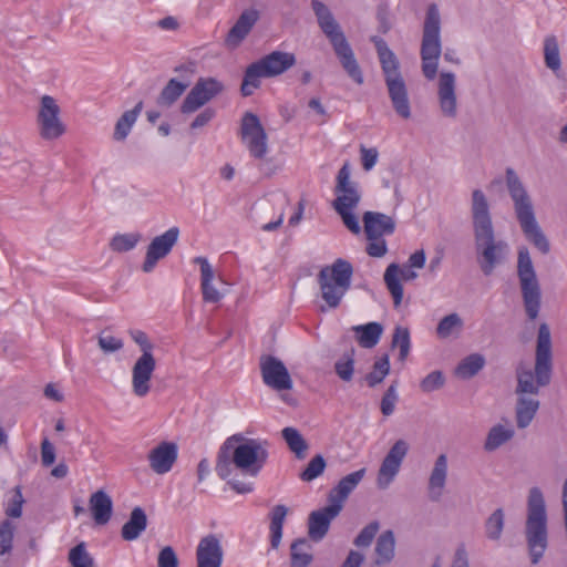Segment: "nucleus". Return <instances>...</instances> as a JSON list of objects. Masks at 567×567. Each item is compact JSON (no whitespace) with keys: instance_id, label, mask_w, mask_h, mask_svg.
Masks as SVG:
<instances>
[{"instance_id":"nucleus-19","label":"nucleus","mask_w":567,"mask_h":567,"mask_svg":"<svg viewBox=\"0 0 567 567\" xmlns=\"http://www.w3.org/2000/svg\"><path fill=\"white\" fill-rule=\"evenodd\" d=\"M177 456V444L171 441H162L148 452L147 461L153 472L162 475L172 470Z\"/></svg>"},{"instance_id":"nucleus-13","label":"nucleus","mask_w":567,"mask_h":567,"mask_svg":"<svg viewBox=\"0 0 567 567\" xmlns=\"http://www.w3.org/2000/svg\"><path fill=\"white\" fill-rule=\"evenodd\" d=\"M264 383L272 390L292 389V380L284 362L275 355L264 354L259 359Z\"/></svg>"},{"instance_id":"nucleus-51","label":"nucleus","mask_w":567,"mask_h":567,"mask_svg":"<svg viewBox=\"0 0 567 567\" xmlns=\"http://www.w3.org/2000/svg\"><path fill=\"white\" fill-rule=\"evenodd\" d=\"M14 525L9 520L4 519L0 524V555H4L11 551L12 542L14 535Z\"/></svg>"},{"instance_id":"nucleus-26","label":"nucleus","mask_w":567,"mask_h":567,"mask_svg":"<svg viewBox=\"0 0 567 567\" xmlns=\"http://www.w3.org/2000/svg\"><path fill=\"white\" fill-rule=\"evenodd\" d=\"M371 42H373L375 47L385 80L401 75L399 70V60L393 53V51L390 50L386 42L382 38L377 35L371 37Z\"/></svg>"},{"instance_id":"nucleus-20","label":"nucleus","mask_w":567,"mask_h":567,"mask_svg":"<svg viewBox=\"0 0 567 567\" xmlns=\"http://www.w3.org/2000/svg\"><path fill=\"white\" fill-rule=\"evenodd\" d=\"M365 236L369 240L380 239L395 230V220L385 214L365 212L362 217Z\"/></svg>"},{"instance_id":"nucleus-36","label":"nucleus","mask_w":567,"mask_h":567,"mask_svg":"<svg viewBox=\"0 0 567 567\" xmlns=\"http://www.w3.org/2000/svg\"><path fill=\"white\" fill-rule=\"evenodd\" d=\"M439 97L442 106H455V76L453 73H441L439 80Z\"/></svg>"},{"instance_id":"nucleus-22","label":"nucleus","mask_w":567,"mask_h":567,"mask_svg":"<svg viewBox=\"0 0 567 567\" xmlns=\"http://www.w3.org/2000/svg\"><path fill=\"white\" fill-rule=\"evenodd\" d=\"M412 267L400 268L396 264L388 266L384 272V282L389 289L395 307L401 305L403 298V287L400 279L404 281L413 280L417 277V274L411 269Z\"/></svg>"},{"instance_id":"nucleus-18","label":"nucleus","mask_w":567,"mask_h":567,"mask_svg":"<svg viewBox=\"0 0 567 567\" xmlns=\"http://www.w3.org/2000/svg\"><path fill=\"white\" fill-rule=\"evenodd\" d=\"M342 506L330 504L310 513L308 517V536L313 542H320L327 535L331 520L341 512Z\"/></svg>"},{"instance_id":"nucleus-49","label":"nucleus","mask_w":567,"mask_h":567,"mask_svg":"<svg viewBox=\"0 0 567 567\" xmlns=\"http://www.w3.org/2000/svg\"><path fill=\"white\" fill-rule=\"evenodd\" d=\"M326 461L322 455L313 456L306 468L300 473V478L303 482H310L320 476L326 468Z\"/></svg>"},{"instance_id":"nucleus-64","label":"nucleus","mask_w":567,"mask_h":567,"mask_svg":"<svg viewBox=\"0 0 567 567\" xmlns=\"http://www.w3.org/2000/svg\"><path fill=\"white\" fill-rule=\"evenodd\" d=\"M363 559L364 557L362 554L351 550L341 567H360Z\"/></svg>"},{"instance_id":"nucleus-21","label":"nucleus","mask_w":567,"mask_h":567,"mask_svg":"<svg viewBox=\"0 0 567 567\" xmlns=\"http://www.w3.org/2000/svg\"><path fill=\"white\" fill-rule=\"evenodd\" d=\"M258 19L259 12L256 9L243 11L235 24L228 31L225 44L230 49L238 48L250 33Z\"/></svg>"},{"instance_id":"nucleus-17","label":"nucleus","mask_w":567,"mask_h":567,"mask_svg":"<svg viewBox=\"0 0 567 567\" xmlns=\"http://www.w3.org/2000/svg\"><path fill=\"white\" fill-rule=\"evenodd\" d=\"M350 166L348 163H344L337 175V184L334 187L337 197L332 202V206L355 208L360 203L361 195L357 188V184L350 179Z\"/></svg>"},{"instance_id":"nucleus-25","label":"nucleus","mask_w":567,"mask_h":567,"mask_svg":"<svg viewBox=\"0 0 567 567\" xmlns=\"http://www.w3.org/2000/svg\"><path fill=\"white\" fill-rule=\"evenodd\" d=\"M447 478V456L445 454H440L434 463V466L431 471L429 477V497L433 502H437L442 494L446 484Z\"/></svg>"},{"instance_id":"nucleus-5","label":"nucleus","mask_w":567,"mask_h":567,"mask_svg":"<svg viewBox=\"0 0 567 567\" xmlns=\"http://www.w3.org/2000/svg\"><path fill=\"white\" fill-rule=\"evenodd\" d=\"M551 373L553 354L550 330L547 323H542L537 334L534 372L530 369H517L516 393L538 394L539 388L550 383Z\"/></svg>"},{"instance_id":"nucleus-46","label":"nucleus","mask_w":567,"mask_h":567,"mask_svg":"<svg viewBox=\"0 0 567 567\" xmlns=\"http://www.w3.org/2000/svg\"><path fill=\"white\" fill-rule=\"evenodd\" d=\"M137 116L138 109H131L118 118L113 135L116 141H123L126 138L133 124L136 122Z\"/></svg>"},{"instance_id":"nucleus-1","label":"nucleus","mask_w":567,"mask_h":567,"mask_svg":"<svg viewBox=\"0 0 567 567\" xmlns=\"http://www.w3.org/2000/svg\"><path fill=\"white\" fill-rule=\"evenodd\" d=\"M472 217L477 261L484 275L489 276L504 257L507 245L495 239L489 207L484 193H472Z\"/></svg>"},{"instance_id":"nucleus-31","label":"nucleus","mask_w":567,"mask_h":567,"mask_svg":"<svg viewBox=\"0 0 567 567\" xmlns=\"http://www.w3.org/2000/svg\"><path fill=\"white\" fill-rule=\"evenodd\" d=\"M352 330L355 333L358 343L362 348H373L379 342L383 327L379 322H369L367 324L354 326Z\"/></svg>"},{"instance_id":"nucleus-52","label":"nucleus","mask_w":567,"mask_h":567,"mask_svg":"<svg viewBox=\"0 0 567 567\" xmlns=\"http://www.w3.org/2000/svg\"><path fill=\"white\" fill-rule=\"evenodd\" d=\"M138 240L140 235L137 234L117 235L112 239L111 248L114 251H127L134 248Z\"/></svg>"},{"instance_id":"nucleus-10","label":"nucleus","mask_w":567,"mask_h":567,"mask_svg":"<svg viewBox=\"0 0 567 567\" xmlns=\"http://www.w3.org/2000/svg\"><path fill=\"white\" fill-rule=\"evenodd\" d=\"M517 277L526 315L529 320H535L540 309L542 290L527 247L518 249Z\"/></svg>"},{"instance_id":"nucleus-6","label":"nucleus","mask_w":567,"mask_h":567,"mask_svg":"<svg viewBox=\"0 0 567 567\" xmlns=\"http://www.w3.org/2000/svg\"><path fill=\"white\" fill-rule=\"evenodd\" d=\"M525 535L532 564H537L548 545L547 514L542 491L529 489Z\"/></svg>"},{"instance_id":"nucleus-45","label":"nucleus","mask_w":567,"mask_h":567,"mask_svg":"<svg viewBox=\"0 0 567 567\" xmlns=\"http://www.w3.org/2000/svg\"><path fill=\"white\" fill-rule=\"evenodd\" d=\"M68 560L72 567H96L93 557L87 553L83 542L69 551Z\"/></svg>"},{"instance_id":"nucleus-41","label":"nucleus","mask_w":567,"mask_h":567,"mask_svg":"<svg viewBox=\"0 0 567 567\" xmlns=\"http://www.w3.org/2000/svg\"><path fill=\"white\" fill-rule=\"evenodd\" d=\"M189 86V82H181L176 79H171L163 87L159 94L161 104H174Z\"/></svg>"},{"instance_id":"nucleus-38","label":"nucleus","mask_w":567,"mask_h":567,"mask_svg":"<svg viewBox=\"0 0 567 567\" xmlns=\"http://www.w3.org/2000/svg\"><path fill=\"white\" fill-rule=\"evenodd\" d=\"M282 437L285 439L288 447L295 453L296 457L302 460L306 457L308 443L295 427H285L282 430Z\"/></svg>"},{"instance_id":"nucleus-8","label":"nucleus","mask_w":567,"mask_h":567,"mask_svg":"<svg viewBox=\"0 0 567 567\" xmlns=\"http://www.w3.org/2000/svg\"><path fill=\"white\" fill-rule=\"evenodd\" d=\"M296 64L290 52L274 51L247 66L240 86L241 94L251 95L260 86L262 78H274L285 73Z\"/></svg>"},{"instance_id":"nucleus-12","label":"nucleus","mask_w":567,"mask_h":567,"mask_svg":"<svg viewBox=\"0 0 567 567\" xmlns=\"http://www.w3.org/2000/svg\"><path fill=\"white\" fill-rule=\"evenodd\" d=\"M240 135L250 155L257 159H264L268 151L267 134L257 115L250 112L245 113Z\"/></svg>"},{"instance_id":"nucleus-54","label":"nucleus","mask_w":567,"mask_h":567,"mask_svg":"<svg viewBox=\"0 0 567 567\" xmlns=\"http://www.w3.org/2000/svg\"><path fill=\"white\" fill-rule=\"evenodd\" d=\"M333 209L340 215L344 226L353 234L358 235L361 231V227L357 216L352 213L353 208L332 206Z\"/></svg>"},{"instance_id":"nucleus-60","label":"nucleus","mask_w":567,"mask_h":567,"mask_svg":"<svg viewBox=\"0 0 567 567\" xmlns=\"http://www.w3.org/2000/svg\"><path fill=\"white\" fill-rule=\"evenodd\" d=\"M360 153H361V162H362V167L364 171H370L377 163L378 161V156H379V153H378V150L372 147V148H367L365 146H361L360 147Z\"/></svg>"},{"instance_id":"nucleus-37","label":"nucleus","mask_w":567,"mask_h":567,"mask_svg":"<svg viewBox=\"0 0 567 567\" xmlns=\"http://www.w3.org/2000/svg\"><path fill=\"white\" fill-rule=\"evenodd\" d=\"M485 359L480 353H473L464 358L455 369V374L461 379H471L483 369Z\"/></svg>"},{"instance_id":"nucleus-7","label":"nucleus","mask_w":567,"mask_h":567,"mask_svg":"<svg viewBox=\"0 0 567 567\" xmlns=\"http://www.w3.org/2000/svg\"><path fill=\"white\" fill-rule=\"evenodd\" d=\"M352 275V265L341 258L320 269L317 281L320 297L324 301V305L320 306L321 312L328 309H337L341 305L343 297L351 287Z\"/></svg>"},{"instance_id":"nucleus-16","label":"nucleus","mask_w":567,"mask_h":567,"mask_svg":"<svg viewBox=\"0 0 567 567\" xmlns=\"http://www.w3.org/2000/svg\"><path fill=\"white\" fill-rule=\"evenodd\" d=\"M179 229L172 227L164 234L156 236L147 247L143 270L151 271L159 259L166 257L178 240Z\"/></svg>"},{"instance_id":"nucleus-27","label":"nucleus","mask_w":567,"mask_h":567,"mask_svg":"<svg viewBox=\"0 0 567 567\" xmlns=\"http://www.w3.org/2000/svg\"><path fill=\"white\" fill-rule=\"evenodd\" d=\"M90 511L97 525H105L112 517L113 502L110 495L99 489L90 496Z\"/></svg>"},{"instance_id":"nucleus-24","label":"nucleus","mask_w":567,"mask_h":567,"mask_svg":"<svg viewBox=\"0 0 567 567\" xmlns=\"http://www.w3.org/2000/svg\"><path fill=\"white\" fill-rule=\"evenodd\" d=\"M40 136L45 141L56 140L65 133L59 109H40L37 117Z\"/></svg>"},{"instance_id":"nucleus-39","label":"nucleus","mask_w":567,"mask_h":567,"mask_svg":"<svg viewBox=\"0 0 567 567\" xmlns=\"http://www.w3.org/2000/svg\"><path fill=\"white\" fill-rule=\"evenodd\" d=\"M389 95L394 106H408V92L402 75L385 80Z\"/></svg>"},{"instance_id":"nucleus-56","label":"nucleus","mask_w":567,"mask_h":567,"mask_svg":"<svg viewBox=\"0 0 567 567\" xmlns=\"http://www.w3.org/2000/svg\"><path fill=\"white\" fill-rule=\"evenodd\" d=\"M445 379L441 371H433L426 375L420 383L423 392L429 393L434 390L441 389L444 385Z\"/></svg>"},{"instance_id":"nucleus-44","label":"nucleus","mask_w":567,"mask_h":567,"mask_svg":"<svg viewBox=\"0 0 567 567\" xmlns=\"http://www.w3.org/2000/svg\"><path fill=\"white\" fill-rule=\"evenodd\" d=\"M389 372L390 362L388 354H385L374 362L372 371L365 375L364 380L370 388H374L384 380Z\"/></svg>"},{"instance_id":"nucleus-35","label":"nucleus","mask_w":567,"mask_h":567,"mask_svg":"<svg viewBox=\"0 0 567 567\" xmlns=\"http://www.w3.org/2000/svg\"><path fill=\"white\" fill-rule=\"evenodd\" d=\"M539 401L536 399L519 398L516 405V423L519 429L527 427L533 421Z\"/></svg>"},{"instance_id":"nucleus-48","label":"nucleus","mask_w":567,"mask_h":567,"mask_svg":"<svg viewBox=\"0 0 567 567\" xmlns=\"http://www.w3.org/2000/svg\"><path fill=\"white\" fill-rule=\"evenodd\" d=\"M410 332L408 328L396 327L392 337V347L400 348L399 359L404 361L410 352Z\"/></svg>"},{"instance_id":"nucleus-50","label":"nucleus","mask_w":567,"mask_h":567,"mask_svg":"<svg viewBox=\"0 0 567 567\" xmlns=\"http://www.w3.org/2000/svg\"><path fill=\"white\" fill-rule=\"evenodd\" d=\"M354 349H351L349 353L346 354V360H338L334 363V370L338 377L346 382H350L354 372Z\"/></svg>"},{"instance_id":"nucleus-42","label":"nucleus","mask_w":567,"mask_h":567,"mask_svg":"<svg viewBox=\"0 0 567 567\" xmlns=\"http://www.w3.org/2000/svg\"><path fill=\"white\" fill-rule=\"evenodd\" d=\"M544 60L546 66L557 74V72L560 70L561 61L558 41L554 35L547 37L545 39Z\"/></svg>"},{"instance_id":"nucleus-30","label":"nucleus","mask_w":567,"mask_h":567,"mask_svg":"<svg viewBox=\"0 0 567 567\" xmlns=\"http://www.w3.org/2000/svg\"><path fill=\"white\" fill-rule=\"evenodd\" d=\"M194 262L200 266L202 292L205 302H218L223 295L212 285L214 270L205 257H196Z\"/></svg>"},{"instance_id":"nucleus-9","label":"nucleus","mask_w":567,"mask_h":567,"mask_svg":"<svg viewBox=\"0 0 567 567\" xmlns=\"http://www.w3.org/2000/svg\"><path fill=\"white\" fill-rule=\"evenodd\" d=\"M441 52V17L437 6L432 3L426 10L420 52L422 72L429 80H433L436 76Z\"/></svg>"},{"instance_id":"nucleus-11","label":"nucleus","mask_w":567,"mask_h":567,"mask_svg":"<svg viewBox=\"0 0 567 567\" xmlns=\"http://www.w3.org/2000/svg\"><path fill=\"white\" fill-rule=\"evenodd\" d=\"M130 334L142 351V355L132 368L133 392L142 398L150 392V381L156 368V360L153 355L154 344L150 341L146 333L141 330H133Z\"/></svg>"},{"instance_id":"nucleus-61","label":"nucleus","mask_w":567,"mask_h":567,"mask_svg":"<svg viewBox=\"0 0 567 567\" xmlns=\"http://www.w3.org/2000/svg\"><path fill=\"white\" fill-rule=\"evenodd\" d=\"M41 460L43 466H51L55 461V450L52 443L44 439L41 443Z\"/></svg>"},{"instance_id":"nucleus-2","label":"nucleus","mask_w":567,"mask_h":567,"mask_svg":"<svg viewBox=\"0 0 567 567\" xmlns=\"http://www.w3.org/2000/svg\"><path fill=\"white\" fill-rule=\"evenodd\" d=\"M268 452L262 444L239 434L228 437L221 445L216 463V472L225 480L230 475L231 465L244 474L256 476L264 467Z\"/></svg>"},{"instance_id":"nucleus-33","label":"nucleus","mask_w":567,"mask_h":567,"mask_svg":"<svg viewBox=\"0 0 567 567\" xmlns=\"http://www.w3.org/2000/svg\"><path fill=\"white\" fill-rule=\"evenodd\" d=\"M395 539L392 530L383 532L375 545L377 565H384L390 563L394 557Z\"/></svg>"},{"instance_id":"nucleus-47","label":"nucleus","mask_w":567,"mask_h":567,"mask_svg":"<svg viewBox=\"0 0 567 567\" xmlns=\"http://www.w3.org/2000/svg\"><path fill=\"white\" fill-rule=\"evenodd\" d=\"M504 512L502 508L495 509L485 522L486 536L489 539L497 540L501 538L504 528Z\"/></svg>"},{"instance_id":"nucleus-28","label":"nucleus","mask_w":567,"mask_h":567,"mask_svg":"<svg viewBox=\"0 0 567 567\" xmlns=\"http://www.w3.org/2000/svg\"><path fill=\"white\" fill-rule=\"evenodd\" d=\"M365 474V468H361L342 477L336 487L329 493V501L332 504L342 506L350 493L358 486Z\"/></svg>"},{"instance_id":"nucleus-58","label":"nucleus","mask_w":567,"mask_h":567,"mask_svg":"<svg viewBox=\"0 0 567 567\" xmlns=\"http://www.w3.org/2000/svg\"><path fill=\"white\" fill-rule=\"evenodd\" d=\"M97 341L101 350L105 353L116 352L123 348V341L113 336L101 333Z\"/></svg>"},{"instance_id":"nucleus-59","label":"nucleus","mask_w":567,"mask_h":567,"mask_svg":"<svg viewBox=\"0 0 567 567\" xmlns=\"http://www.w3.org/2000/svg\"><path fill=\"white\" fill-rule=\"evenodd\" d=\"M158 567H178V558L171 546L162 548L157 558Z\"/></svg>"},{"instance_id":"nucleus-32","label":"nucleus","mask_w":567,"mask_h":567,"mask_svg":"<svg viewBox=\"0 0 567 567\" xmlns=\"http://www.w3.org/2000/svg\"><path fill=\"white\" fill-rule=\"evenodd\" d=\"M313 560L312 546L307 538H298L290 545V567H308Z\"/></svg>"},{"instance_id":"nucleus-62","label":"nucleus","mask_w":567,"mask_h":567,"mask_svg":"<svg viewBox=\"0 0 567 567\" xmlns=\"http://www.w3.org/2000/svg\"><path fill=\"white\" fill-rule=\"evenodd\" d=\"M388 251L385 240L383 239H374L370 240L367 246V252L371 257H383Z\"/></svg>"},{"instance_id":"nucleus-3","label":"nucleus","mask_w":567,"mask_h":567,"mask_svg":"<svg viewBox=\"0 0 567 567\" xmlns=\"http://www.w3.org/2000/svg\"><path fill=\"white\" fill-rule=\"evenodd\" d=\"M506 186L513 200L515 217L526 239L542 254L550 250V245L536 219L534 203L516 172L506 169Z\"/></svg>"},{"instance_id":"nucleus-34","label":"nucleus","mask_w":567,"mask_h":567,"mask_svg":"<svg viewBox=\"0 0 567 567\" xmlns=\"http://www.w3.org/2000/svg\"><path fill=\"white\" fill-rule=\"evenodd\" d=\"M288 513L285 505H276L270 514V545L271 548L277 549L280 545L282 537V526Z\"/></svg>"},{"instance_id":"nucleus-57","label":"nucleus","mask_w":567,"mask_h":567,"mask_svg":"<svg viewBox=\"0 0 567 567\" xmlns=\"http://www.w3.org/2000/svg\"><path fill=\"white\" fill-rule=\"evenodd\" d=\"M398 401L396 386L395 384H391L385 391L382 400H381V412L383 415H391L394 411L395 403Z\"/></svg>"},{"instance_id":"nucleus-63","label":"nucleus","mask_w":567,"mask_h":567,"mask_svg":"<svg viewBox=\"0 0 567 567\" xmlns=\"http://www.w3.org/2000/svg\"><path fill=\"white\" fill-rule=\"evenodd\" d=\"M451 567H468L467 553L463 544L457 547Z\"/></svg>"},{"instance_id":"nucleus-23","label":"nucleus","mask_w":567,"mask_h":567,"mask_svg":"<svg viewBox=\"0 0 567 567\" xmlns=\"http://www.w3.org/2000/svg\"><path fill=\"white\" fill-rule=\"evenodd\" d=\"M197 567H220L223 548L215 535L203 537L196 549Z\"/></svg>"},{"instance_id":"nucleus-4","label":"nucleus","mask_w":567,"mask_h":567,"mask_svg":"<svg viewBox=\"0 0 567 567\" xmlns=\"http://www.w3.org/2000/svg\"><path fill=\"white\" fill-rule=\"evenodd\" d=\"M311 9L317 18L320 30L329 40L342 68L354 82L361 84L363 82L361 69L344 32L331 10L320 0H311Z\"/></svg>"},{"instance_id":"nucleus-15","label":"nucleus","mask_w":567,"mask_h":567,"mask_svg":"<svg viewBox=\"0 0 567 567\" xmlns=\"http://www.w3.org/2000/svg\"><path fill=\"white\" fill-rule=\"evenodd\" d=\"M409 445L404 440H398L385 455L378 473V486L386 488L398 474L402 461L406 456Z\"/></svg>"},{"instance_id":"nucleus-29","label":"nucleus","mask_w":567,"mask_h":567,"mask_svg":"<svg viewBox=\"0 0 567 567\" xmlns=\"http://www.w3.org/2000/svg\"><path fill=\"white\" fill-rule=\"evenodd\" d=\"M147 527V516L142 507H134L128 520L122 526L121 536L126 542L137 539Z\"/></svg>"},{"instance_id":"nucleus-53","label":"nucleus","mask_w":567,"mask_h":567,"mask_svg":"<svg viewBox=\"0 0 567 567\" xmlns=\"http://www.w3.org/2000/svg\"><path fill=\"white\" fill-rule=\"evenodd\" d=\"M379 528L380 524L377 520L371 522L359 533V535L354 538L353 544L357 547L370 546L377 533L379 532Z\"/></svg>"},{"instance_id":"nucleus-43","label":"nucleus","mask_w":567,"mask_h":567,"mask_svg":"<svg viewBox=\"0 0 567 567\" xmlns=\"http://www.w3.org/2000/svg\"><path fill=\"white\" fill-rule=\"evenodd\" d=\"M463 320L457 313H450L443 317L437 327L436 334L440 339H446L452 334H458L463 329Z\"/></svg>"},{"instance_id":"nucleus-55","label":"nucleus","mask_w":567,"mask_h":567,"mask_svg":"<svg viewBox=\"0 0 567 567\" xmlns=\"http://www.w3.org/2000/svg\"><path fill=\"white\" fill-rule=\"evenodd\" d=\"M24 498L22 496L21 487L16 486L13 496L6 508V515L10 518H19L22 515V506Z\"/></svg>"},{"instance_id":"nucleus-14","label":"nucleus","mask_w":567,"mask_h":567,"mask_svg":"<svg viewBox=\"0 0 567 567\" xmlns=\"http://www.w3.org/2000/svg\"><path fill=\"white\" fill-rule=\"evenodd\" d=\"M225 91L221 81L215 78H199L186 95L183 105L185 107H198L209 103Z\"/></svg>"},{"instance_id":"nucleus-40","label":"nucleus","mask_w":567,"mask_h":567,"mask_svg":"<svg viewBox=\"0 0 567 567\" xmlns=\"http://www.w3.org/2000/svg\"><path fill=\"white\" fill-rule=\"evenodd\" d=\"M513 427H504L498 424L493 426L486 437L484 449L486 451H494L498 449L502 444L506 443L514 436Z\"/></svg>"}]
</instances>
